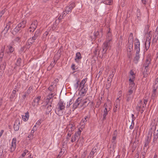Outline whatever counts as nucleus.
I'll return each instance as SVG.
<instances>
[{"mask_svg": "<svg viewBox=\"0 0 158 158\" xmlns=\"http://www.w3.org/2000/svg\"><path fill=\"white\" fill-rule=\"evenodd\" d=\"M27 23L26 20H23L19 23V24H20V25L22 27L24 28L26 26V24Z\"/></svg>", "mask_w": 158, "mask_h": 158, "instance_id": "nucleus-43", "label": "nucleus"}, {"mask_svg": "<svg viewBox=\"0 0 158 158\" xmlns=\"http://www.w3.org/2000/svg\"><path fill=\"white\" fill-rule=\"evenodd\" d=\"M33 86H31L29 87L27 91V94H30L31 93V91L33 90Z\"/></svg>", "mask_w": 158, "mask_h": 158, "instance_id": "nucleus-46", "label": "nucleus"}, {"mask_svg": "<svg viewBox=\"0 0 158 158\" xmlns=\"http://www.w3.org/2000/svg\"><path fill=\"white\" fill-rule=\"evenodd\" d=\"M106 37V41H109V43H110V42L112 40V37L111 34L110 30L108 32Z\"/></svg>", "mask_w": 158, "mask_h": 158, "instance_id": "nucleus-19", "label": "nucleus"}, {"mask_svg": "<svg viewBox=\"0 0 158 158\" xmlns=\"http://www.w3.org/2000/svg\"><path fill=\"white\" fill-rule=\"evenodd\" d=\"M134 90H133V89H130L128 90L127 94H129V95H131V94L132 93H133V91Z\"/></svg>", "mask_w": 158, "mask_h": 158, "instance_id": "nucleus-58", "label": "nucleus"}, {"mask_svg": "<svg viewBox=\"0 0 158 158\" xmlns=\"http://www.w3.org/2000/svg\"><path fill=\"white\" fill-rule=\"evenodd\" d=\"M20 120L19 118H17L14 123V130L17 131L19 130L20 125Z\"/></svg>", "mask_w": 158, "mask_h": 158, "instance_id": "nucleus-10", "label": "nucleus"}, {"mask_svg": "<svg viewBox=\"0 0 158 158\" xmlns=\"http://www.w3.org/2000/svg\"><path fill=\"white\" fill-rule=\"evenodd\" d=\"M150 139L149 138V137L148 136L145 140L144 147H146L148 146L150 142Z\"/></svg>", "mask_w": 158, "mask_h": 158, "instance_id": "nucleus-30", "label": "nucleus"}, {"mask_svg": "<svg viewBox=\"0 0 158 158\" xmlns=\"http://www.w3.org/2000/svg\"><path fill=\"white\" fill-rule=\"evenodd\" d=\"M68 135L69 137H70L71 136V135L73 133L72 132H73V130H72L71 129H69L68 128Z\"/></svg>", "mask_w": 158, "mask_h": 158, "instance_id": "nucleus-53", "label": "nucleus"}, {"mask_svg": "<svg viewBox=\"0 0 158 158\" xmlns=\"http://www.w3.org/2000/svg\"><path fill=\"white\" fill-rule=\"evenodd\" d=\"M20 30V29L17 25V26L15 27L14 30V32H15V34H16V33L19 32Z\"/></svg>", "mask_w": 158, "mask_h": 158, "instance_id": "nucleus-47", "label": "nucleus"}, {"mask_svg": "<svg viewBox=\"0 0 158 158\" xmlns=\"http://www.w3.org/2000/svg\"><path fill=\"white\" fill-rule=\"evenodd\" d=\"M14 44V42L12 41L7 46V47L8 48L9 50L7 51L6 53L9 56H10V54L12 53L14 51V48L13 47Z\"/></svg>", "mask_w": 158, "mask_h": 158, "instance_id": "nucleus-7", "label": "nucleus"}, {"mask_svg": "<svg viewBox=\"0 0 158 158\" xmlns=\"http://www.w3.org/2000/svg\"><path fill=\"white\" fill-rule=\"evenodd\" d=\"M108 100L107 101V102L106 103H105L104 105V106L105 107V109H106V110H110V109L111 108V106L110 103V101L109 100L108 101Z\"/></svg>", "mask_w": 158, "mask_h": 158, "instance_id": "nucleus-27", "label": "nucleus"}, {"mask_svg": "<svg viewBox=\"0 0 158 158\" xmlns=\"http://www.w3.org/2000/svg\"><path fill=\"white\" fill-rule=\"evenodd\" d=\"M34 131L33 130H31V133L29 134L28 135V137L29 138H33L34 136Z\"/></svg>", "mask_w": 158, "mask_h": 158, "instance_id": "nucleus-50", "label": "nucleus"}, {"mask_svg": "<svg viewBox=\"0 0 158 158\" xmlns=\"http://www.w3.org/2000/svg\"><path fill=\"white\" fill-rule=\"evenodd\" d=\"M40 31L39 30H37L35 31L33 36L37 38L40 36Z\"/></svg>", "mask_w": 158, "mask_h": 158, "instance_id": "nucleus-37", "label": "nucleus"}, {"mask_svg": "<svg viewBox=\"0 0 158 158\" xmlns=\"http://www.w3.org/2000/svg\"><path fill=\"white\" fill-rule=\"evenodd\" d=\"M82 99L81 98L79 97L76 101L75 102L73 105V110H75L80 104L81 101Z\"/></svg>", "mask_w": 158, "mask_h": 158, "instance_id": "nucleus-9", "label": "nucleus"}, {"mask_svg": "<svg viewBox=\"0 0 158 158\" xmlns=\"http://www.w3.org/2000/svg\"><path fill=\"white\" fill-rule=\"evenodd\" d=\"M90 118V117L89 116L87 115V116H85L84 119H83L81 121V124H82V125H85L87 121Z\"/></svg>", "mask_w": 158, "mask_h": 158, "instance_id": "nucleus-24", "label": "nucleus"}, {"mask_svg": "<svg viewBox=\"0 0 158 158\" xmlns=\"http://www.w3.org/2000/svg\"><path fill=\"white\" fill-rule=\"evenodd\" d=\"M81 89V92L82 94H86L87 90V88H84V87H82Z\"/></svg>", "mask_w": 158, "mask_h": 158, "instance_id": "nucleus-42", "label": "nucleus"}, {"mask_svg": "<svg viewBox=\"0 0 158 158\" xmlns=\"http://www.w3.org/2000/svg\"><path fill=\"white\" fill-rule=\"evenodd\" d=\"M87 151L86 150L83 152V153L81 155V157L82 158H84L85 157L86 154H87Z\"/></svg>", "mask_w": 158, "mask_h": 158, "instance_id": "nucleus-62", "label": "nucleus"}, {"mask_svg": "<svg viewBox=\"0 0 158 158\" xmlns=\"http://www.w3.org/2000/svg\"><path fill=\"white\" fill-rule=\"evenodd\" d=\"M78 138V137H76L75 135H74V137H73L71 139V141L72 142H74Z\"/></svg>", "mask_w": 158, "mask_h": 158, "instance_id": "nucleus-59", "label": "nucleus"}, {"mask_svg": "<svg viewBox=\"0 0 158 158\" xmlns=\"http://www.w3.org/2000/svg\"><path fill=\"white\" fill-rule=\"evenodd\" d=\"M90 102V100L89 99L87 98L83 100V103L82 106H85V107L88 106L89 103Z\"/></svg>", "mask_w": 158, "mask_h": 158, "instance_id": "nucleus-22", "label": "nucleus"}, {"mask_svg": "<svg viewBox=\"0 0 158 158\" xmlns=\"http://www.w3.org/2000/svg\"><path fill=\"white\" fill-rule=\"evenodd\" d=\"M135 78H130L129 80V85L135 84L134 83V81Z\"/></svg>", "mask_w": 158, "mask_h": 158, "instance_id": "nucleus-49", "label": "nucleus"}, {"mask_svg": "<svg viewBox=\"0 0 158 158\" xmlns=\"http://www.w3.org/2000/svg\"><path fill=\"white\" fill-rule=\"evenodd\" d=\"M52 109V107L51 105H48L47 107L46 113V114H48L51 111Z\"/></svg>", "mask_w": 158, "mask_h": 158, "instance_id": "nucleus-33", "label": "nucleus"}, {"mask_svg": "<svg viewBox=\"0 0 158 158\" xmlns=\"http://www.w3.org/2000/svg\"><path fill=\"white\" fill-rule=\"evenodd\" d=\"M137 18L138 20H140L141 17V13L140 12L139 10H138L137 12Z\"/></svg>", "mask_w": 158, "mask_h": 158, "instance_id": "nucleus-38", "label": "nucleus"}, {"mask_svg": "<svg viewBox=\"0 0 158 158\" xmlns=\"http://www.w3.org/2000/svg\"><path fill=\"white\" fill-rule=\"evenodd\" d=\"M65 103L63 101L60 100L56 106L55 113L58 116H62L65 112Z\"/></svg>", "mask_w": 158, "mask_h": 158, "instance_id": "nucleus-1", "label": "nucleus"}, {"mask_svg": "<svg viewBox=\"0 0 158 158\" xmlns=\"http://www.w3.org/2000/svg\"><path fill=\"white\" fill-rule=\"evenodd\" d=\"M144 71L143 72V77H146L148 75V73H149V72H148V70H149V68H146V67H144Z\"/></svg>", "mask_w": 158, "mask_h": 158, "instance_id": "nucleus-29", "label": "nucleus"}, {"mask_svg": "<svg viewBox=\"0 0 158 158\" xmlns=\"http://www.w3.org/2000/svg\"><path fill=\"white\" fill-rule=\"evenodd\" d=\"M87 81V78L84 79L82 80L80 82L79 84L80 88L84 87L85 84L86 82Z\"/></svg>", "mask_w": 158, "mask_h": 158, "instance_id": "nucleus-34", "label": "nucleus"}, {"mask_svg": "<svg viewBox=\"0 0 158 158\" xmlns=\"http://www.w3.org/2000/svg\"><path fill=\"white\" fill-rule=\"evenodd\" d=\"M142 101L140 100L139 102V104L137 105L136 106V109L137 111L139 112L140 111V110L141 109V105L142 104Z\"/></svg>", "mask_w": 158, "mask_h": 158, "instance_id": "nucleus-35", "label": "nucleus"}, {"mask_svg": "<svg viewBox=\"0 0 158 158\" xmlns=\"http://www.w3.org/2000/svg\"><path fill=\"white\" fill-rule=\"evenodd\" d=\"M135 74L134 73V72L131 70L130 71V78H135Z\"/></svg>", "mask_w": 158, "mask_h": 158, "instance_id": "nucleus-45", "label": "nucleus"}, {"mask_svg": "<svg viewBox=\"0 0 158 158\" xmlns=\"http://www.w3.org/2000/svg\"><path fill=\"white\" fill-rule=\"evenodd\" d=\"M133 44L129 43L127 49V53L131 52L133 50Z\"/></svg>", "mask_w": 158, "mask_h": 158, "instance_id": "nucleus-25", "label": "nucleus"}, {"mask_svg": "<svg viewBox=\"0 0 158 158\" xmlns=\"http://www.w3.org/2000/svg\"><path fill=\"white\" fill-rule=\"evenodd\" d=\"M81 58V56L80 52H77L76 55L75 60L76 62H78L79 60Z\"/></svg>", "mask_w": 158, "mask_h": 158, "instance_id": "nucleus-31", "label": "nucleus"}, {"mask_svg": "<svg viewBox=\"0 0 158 158\" xmlns=\"http://www.w3.org/2000/svg\"><path fill=\"white\" fill-rule=\"evenodd\" d=\"M120 100L119 98H117L114 103L115 106L113 109L114 112H116L118 110L120 105Z\"/></svg>", "mask_w": 158, "mask_h": 158, "instance_id": "nucleus-12", "label": "nucleus"}, {"mask_svg": "<svg viewBox=\"0 0 158 158\" xmlns=\"http://www.w3.org/2000/svg\"><path fill=\"white\" fill-rule=\"evenodd\" d=\"M76 82L75 84H74V86L75 89H77L78 86H79V83L80 82V80L78 79H77L76 80Z\"/></svg>", "mask_w": 158, "mask_h": 158, "instance_id": "nucleus-40", "label": "nucleus"}, {"mask_svg": "<svg viewBox=\"0 0 158 158\" xmlns=\"http://www.w3.org/2000/svg\"><path fill=\"white\" fill-rule=\"evenodd\" d=\"M37 39V38H36V37H35L33 36L32 37L30 38L29 39L30 40L32 41L33 43H34L35 42V40Z\"/></svg>", "mask_w": 158, "mask_h": 158, "instance_id": "nucleus-61", "label": "nucleus"}, {"mask_svg": "<svg viewBox=\"0 0 158 158\" xmlns=\"http://www.w3.org/2000/svg\"><path fill=\"white\" fill-rule=\"evenodd\" d=\"M12 23L11 21L8 22L6 24V26L3 30L2 31V32H3L4 34L7 33L10 27L11 24Z\"/></svg>", "mask_w": 158, "mask_h": 158, "instance_id": "nucleus-15", "label": "nucleus"}, {"mask_svg": "<svg viewBox=\"0 0 158 158\" xmlns=\"http://www.w3.org/2000/svg\"><path fill=\"white\" fill-rule=\"evenodd\" d=\"M158 38V36H157V35H156L155 37H154L152 39V42L154 43L156 42Z\"/></svg>", "mask_w": 158, "mask_h": 158, "instance_id": "nucleus-56", "label": "nucleus"}, {"mask_svg": "<svg viewBox=\"0 0 158 158\" xmlns=\"http://www.w3.org/2000/svg\"><path fill=\"white\" fill-rule=\"evenodd\" d=\"M16 89V90L14 89L13 91L11 94L10 96V98H13L15 97L16 92L18 91V89Z\"/></svg>", "mask_w": 158, "mask_h": 158, "instance_id": "nucleus-39", "label": "nucleus"}, {"mask_svg": "<svg viewBox=\"0 0 158 158\" xmlns=\"http://www.w3.org/2000/svg\"><path fill=\"white\" fill-rule=\"evenodd\" d=\"M29 114L28 112L25 113V115H22V117L24 121H26L28 120L29 118Z\"/></svg>", "mask_w": 158, "mask_h": 158, "instance_id": "nucleus-21", "label": "nucleus"}, {"mask_svg": "<svg viewBox=\"0 0 158 158\" xmlns=\"http://www.w3.org/2000/svg\"><path fill=\"white\" fill-rule=\"evenodd\" d=\"M22 60L21 58H18L16 62L15 63V64L16 66H20V64Z\"/></svg>", "mask_w": 158, "mask_h": 158, "instance_id": "nucleus-41", "label": "nucleus"}, {"mask_svg": "<svg viewBox=\"0 0 158 158\" xmlns=\"http://www.w3.org/2000/svg\"><path fill=\"white\" fill-rule=\"evenodd\" d=\"M112 80V79L108 77L107 81L106 86V87L107 89H109V88L110 87Z\"/></svg>", "mask_w": 158, "mask_h": 158, "instance_id": "nucleus-26", "label": "nucleus"}, {"mask_svg": "<svg viewBox=\"0 0 158 158\" xmlns=\"http://www.w3.org/2000/svg\"><path fill=\"white\" fill-rule=\"evenodd\" d=\"M110 110H106V109H104L103 111L104 114L103 115V120H104L106 119V116L108 114V112Z\"/></svg>", "mask_w": 158, "mask_h": 158, "instance_id": "nucleus-32", "label": "nucleus"}, {"mask_svg": "<svg viewBox=\"0 0 158 158\" xmlns=\"http://www.w3.org/2000/svg\"><path fill=\"white\" fill-rule=\"evenodd\" d=\"M158 87L156 88L155 86H153V93L152 94V96L153 97H155L156 95V89Z\"/></svg>", "mask_w": 158, "mask_h": 158, "instance_id": "nucleus-36", "label": "nucleus"}, {"mask_svg": "<svg viewBox=\"0 0 158 158\" xmlns=\"http://www.w3.org/2000/svg\"><path fill=\"white\" fill-rule=\"evenodd\" d=\"M151 60L150 56L147 57L145 61L143 64V67L146 68H148L149 65L151 64Z\"/></svg>", "mask_w": 158, "mask_h": 158, "instance_id": "nucleus-11", "label": "nucleus"}, {"mask_svg": "<svg viewBox=\"0 0 158 158\" xmlns=\"http://www.w3.org/2000/svg\"><path fill=\"white\" fill-rule=\"evenodd\" d=\"M72 99H71L69 102L67 103V108H69V107L72 104Z\"/></svg>", "mask_w": 158, "mask_h": 158, "instance_id": "nucleus-57", "label": "nucleus"}, {"mask_svg": "<svg viewBox=\"0 0 158 158\" xmlns=\"http://www.w3.org/2000/svg\"><path fill=\"white\" fill-rule=\"evenodd\" d=\"M66 11H65V10L62 13V17L61 18L60 17H59V18H60V19H62V18H63V17H64L66 15Z\"/></svg>", "mask_w": 158, "mask_h": 158, "instance_id": "nucleus-60", "label": "nucleus"}, {"mask_svg": "<svg viewBox=\"0 0 158 158\" xmlns=\"http://www.w3.org/2000/svg\"><path fill=\"white\" fill-rule=\"evenodd\" d=\"M135 40L136 41L135 43V46L136 53L134 60L135 63L137 64L140 58L139 55L140 52V42L139 40L138 39H135Z\"/></svg>", "mask_w": 158, "mask_h": 158, "instance_id": "nucleus-2", "label": "nucleus"}, {"mask_svg": "<svg viewBox=\"0 0 158 158\" xmlns=\"http://www.w3.org/2000/svg\"><path fill=\"white\" fill-rule=\"evenodd\" d=\"M128 43L133 44V34L132 33H131L129 35Z\"/></svg>", "mask_w": 158, "mask_h": 158, "instance_id": "nucleus-28", "label": "nucleus"}, {"mask_svg": "<svg viewBox=\"0 0 158 158\" xmlns=\"http://www.w3.org/2000/svg\"><path fill=\"white\" fill-rule=\"evenodd\" d=\"M6 65V62H4L2 64V65L0 67V77L2 76L3 73V70L5 69Z\"/></svg>", "mask_w": 158, "mask_h": 158, "instance_id": "nucleus-17", "label": "nucleus"}, {"mask_svg": "<svg viewBox=\"0 0 158 158\" xmlns=\"http://www.w3.org/2000/svg\"><path fill=\"white\" fill-rule=\"evenodd\" d=\"M110 43H109V41H105L103 43L102 46V53L103 54H105L106 53L107 49L110 46Z\"/></svg>", "mask_w": 158, "mask_h": 158, "instance_id": "nucleus-3", "label": "nucleus"}, {"mask_svg": "<svg viewBox=\"0 0 158 158\" xmlns=\"http://www.w3.org/2000/svg\"><path fill=\"white\" fill-rule=\"evenodd\" d=\"M132 99V97H131L130 95L129 94H127V101L129 102Z\"/></svg>", "mask_w": 158, "mask_h": 158, "instance_id": "nucleus-54", "label": "nucleus"}, {"mask_svg": "<svg viewBox=\"0 0 158 158\" xmlns=\"http://www.w3.org/2000/svg\"><path fill=\"white\" fill-rule=\"evenodd\" d=\"M140 158H144L146 155V152H142L141 153Z\"/></svg>", "mask_w": 158, "mask_h": 158, "instance_id": "nucleus-55", "label": "nucleus"}, {"mask_svg": "<svg viewBox=\"0 0 158 158\" xmlns=\"http://www.w3.org/2000/svg\"><path fill=\"white\" fill-rule=\"evenodd\" d=\"M100 51V49L98 47L96 48L93 52L94 54V56H98L99 54Z\"/></svg>", "mask_w": 158, "mask_h": 158, "instance_id": "nucleus-23", "label": "nucleus"}, {"mask_svg": "<svg viewBox=\"0 0 158 158\" xmlns=\"http://www.w3.org/2000/svg\"><path fill=\"white\" fill-rule=\"evenodd\" d=\"M135 84L129 85H130L129 88L130 89H133V90H134L135 89Z\"/></svg>", "mask_w": 158, "mask_h": 158, "instance_id": "nucleus-63", "label": "nucleus"}, {"mask_svg": "<svg viewBox=\"0 0 158 158\" xmlns=\"http://www.w3.org/2000/svg\"><path fill=\"white\" fill-rule=\"evenodd\" d=\"M75 6V4L74 2H72L70 3L66 7L65 9L66 14H69L71 13L73 9Z\"/></svg>", "mask_w": 158, "mask_h": 158, "instance_id": "nucleus-5", "label": "nucleus"}, {"mask_svg": "<svg viewBox=\"0 0 158 158\" xmlns=\"http://www.w3.org/2000/svg\"><path fill=\"white\" fill-rule=\"evenodd\" d=\"M115 73V71L114 70L112 71L111 72V74L108 77L113 79V78L114 76V74Z\"/></svg>", "mask_w": 158, "mask_h": 158, "instance_id": "nucleus-51", "label": "nucleus"}, {"mask_svg": "<svg viewBox=\"0 0 158 158\" xmlns=\"http://www.w3.org/2000/svg\"><path fill=\"white\" fill-rule=\"evenodd\" d=\"M149 32L148 34V37L147 38L146 41L145 43V48L147 50L149 48L151 40V36H150V33Z\"/></svg>", "mask_w": 158, "mask_h": 158, "instance_id": "nucleus-8", "label": "nucleus"}, {"mask_svg": "<svg viewBox=\"0 0 158 158\" xmlns=\"http://www.w3.org/2000/svg\"><path fill=\"white\" fill-rule=\"evenodd\" d=\"M37 21H35L33 22L31 25L29 29H32V30H30V32H33L37 27Z\"/></svg>", "mask_w": 158, "mask_h": 158, "instance_id": "nucleus-14", "label": "nucleus"}, {"mask_svg": "<svg viewBox=\"0 0 158 158\" xmlns=\"http://www.w3.org/2000/svg\"><path fill=\"white\" fill-rule=\"evenodd\" d=\"M96 152V148L95 147H94L88 156V158H93L94 155Z\"/></svg>", "mask_w": 158, "mask_h": 158, "instance_id": "nucleus-16", "label": "nucleus"}, {"mask_svg": "<svg viewBox=\"0 0 158 158\" xmlns=\"http://www.w3.org/2000/svg\"><path fill=\"white\" fill-rule=\"evenodd\" d=\"M81 131L80 129H78V131L76 132L75 134V135H76V137H79L80 135L81 134Z\"/></svg>", "mask_w": 158, "mask_h": 158, "instance_id": "nucleus-48", "label": "nucleus"}, {"mask_svg": "<svg viewBox=\"0 0 158 158\" xmlns=\"http://www.w3.org/2000/svg\"><path fill=\"white\" fill-rule=\"evenodd\" d=\"M153 139L152 143V145L154 146L157 143V140L158 139V132H154L153 135Z\"/></svg>", "mask_w": 158, "mask_h": 158, "instance_id": "nucleus-13", "label": "nucleus"}, {"mask_svg": "<svg viewBox=\"0 0 158 158\" xmlns=\"http://www.w3.org/2000/svg\"><path fill=\"white\" fill-rule=\"evenodd\" d=\"M116 132L117 131L116 130L114 131L113 134V135L112 138V142L114 145L116 143V141L117 136Z\"/></svg>", "mask_w": 158, "mask_h": 158, "instance_id": "nucleus-20", "label": "nucleus"}, {"mask_svg": "<svg viewBox=\"0 0 158 158\" xmlns=\"http://www.w3.org/2000/svg\"><path fill=\"white\" fill-rule=\"evenodd\" d=\"M54 95L53 93H51V94H50L48 96L47 99L48 100H50L51 98H53L54 97Z\"/></svg>", "mask_w": 158, "mask_h": 158, "instance_id": "nucleus-52", "label": "nucleus"}, {"mask_svg": "<svg viewBox=\"0 0 158 158\" xmlns=\"http://www.w3.org/2000/svg\"><path fill=\"white\" fill-rule=\"evenodd\" d=\"M28 152V150H25L23 152L22 154V156L24 157L26 155V153Z\"/></svg>", "mask_w": 158, "mask_h": 158, "instance_id": "nucleus-64", "label": "nucleus"}, {"mask_svg": "<svg viewBox=\"0 0 158 158\" xmlns=\"http://www.w3.org/2000/svg\"><path fill=\"white\" fill-rule=\"evenodd\" d=\"M17 139L16 138H13L12 140L10 147L9 150L10 152H13L16 149V147Z\"/></svg>", "mask_w": 158, "mask_h": 158, "instance_id": "nucleus-4", "label": "nucleus"}, {"mask_svg": "<svg viewBox=\"0 0 158 158\" xmlns=\"http://www.w3.org/2000/svg\"><path fill=\"white\" fill-rule=\"evenodd\" d=\"M67 128L74 131L75 129V127L73 124H70L68 126Z\"/></svg>", "mask_w": 158, "mask_h": 158, "instance_id": "nucleus-44", "label": "nucleus"}, {"mask_svg": "<svg viewBox=\"0 0 158 158\" xmlns=\"http://www.w3.org/2000/svg\"><path fill=\"white\" fill-rule=\"evenodd\" d=\"M41 96H38L36 98H35L32 102V106L36 107L39 105V102L40 100Z\"/></svg>", "mask_w": 158, "mask_h": 158, "instance_id": "nucleus-6", "label": "nucleus"}, {"mask_svg": "<svg viewBox=\"0 0 158 158\" xmlns=\"http://www.w3.org/2000/svg\"><path fill=\"white\" fill-rule=\"evenodd\" d=\"M33 43V42L28 39L26 44H25L24 47H23V48H26V50L27 49H28L31 47Z\"/></svg>", "mask_w": 158, "mask_h": 158, "instance_id": "nucleus-18", "label": "nucleus"}]
</instances>
